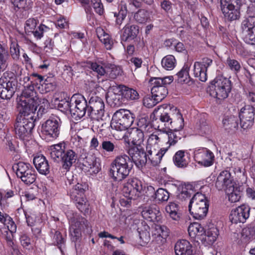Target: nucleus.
Masks as SVG:
<instances>
[{
    "mask_svg": "<svg viewBox=\"0 0 255 255\" xmlns=\"http://www.w3.org/2000/svg\"><path fill=\"white\" fill-rule=\"evenodd\" d=\"M24 81H30V84L38 85L40 84L41 86V84L44 82L43 77L36 73H33L29 77H26L24 78Z\"/></svg>",
    "mask_w": 255,
    "mask_h": 255,
    "instance_id": "4d7b16f0",
    "label": "nucleus"
},
{
    "mask_svg": "<svg viewBox=\"0 0 255 255\" xmlns=\"http://www.w3.org/2000/svg\"><path fill=\"white\" fill-rule=\"evenodd\" d=\"M189 236L192 239H197L200 240L205 233L204 229L201 225L198 223L190 224L188 228Z\"/></svg>",
    "mask_w": 255,
    "mask_h": 255,
    "instance_id": "c9c22d12",
    "label": "nucleus"
},
{
    "mask_svg": "<svg viewBox=\"0 0 255 255\" xmlns=\"http://www.w3.org/2000/svg\"><path fill=\"white\" fill-rule=\"evenodd\" d=\"M71 101L73 105L71 109L72 117L75 119H81L85 116L88 107L85 97L81 94H75L71 98Z\"/></svg>",
    "mask_w": 255,
    "mask_h": 255,
    "instance_id": "dca6fc26",
    "label": "nucleus"
},
{
    "mask_svg": "<svg viewBox=\"0 0 255 255\" xmlns=\"http://www.w3.org/2000/svg\"><path fill=\"white\" fill-rule=\"evenodd\" d=\"M142 191V183L136 178L128 179L124 184L122 189L123 195L130 200L138 198L141 195Z\"/></svg>",
    "mask_w": 255,
    "mask_h": 255,
    "instance_id": "4468645a",
    "label": "nucleus"
},
{
    "mask_svg": "<svg viewBox=\"0 0 255 255\" xmlns=\"http://www.w3.org/2000/svg\"><path fill=\"white\" fill-rule=\"evenodd\" d=\"M165 211L173 220L179 221L180 220L181 215L178 212V205L175 203L171 202L167 205L165 207Z\"/></svg>",
    "mask_w": 255,
    "mask_h": 255,
    "instance_id": "79ce46f5",
    "label": "nucleus"
},
{
    "mask_svg": "<svg viewBox=\"0 0 255 255\" xmlns=\"http://www.w3.org/2000/svg\"><path fill=\"white\" fill-rule=\"evenodd\" d=\"M153 197L159 201H167L169 197V193L163 188H158L154 192Z\"/></svg>",
    "mask_w": 255,
    "mask_h": 255,
    "instance_id": "5fc2aeb1",
    "label": "nucleus"
},
{
    "mask_svg": "<svg viewBox=\"0 0 255 255\" xmlns=\"http://www.w3.org/2000/svg\"><path fill=\"white\" fill-rule=\"evenodd\" d=\"M36 105V101L31 99L26 100L19 99L17 108L19 113L17 116H21L24 119H28V120L35 121V112L37 108Z\"/></svg>",
    "mask_w": 255,
    "mask_h": 255,
    "instance_id": "f3484780",
    "label": "nucleus"
},
{
    "mask_svg": "<svg viewBox=\"0 0 255 255\" xmlns=\"http://www.w3.org/2000/svg\"><path fill=\"white\" fill-rule=\"evenodd\" d=\"M173 81V77L172 76L163 78L154 77L150 79V82L153 85L151 93L154 98L156 99V101L160 102L168 94L166 86Z\"/></svg>",
    "mask_w": 255,
    "mask_h": 255,
    "instance_id": "1a4fd4ad",
    "label": "nucleus"
},
{
    "mask_svg": "<svg viewBox=\"0 0 255 255\" xmlns=\"http://www.w3.org/2000/svg\"><path fill=\"white\" fill-rule=\"evenodd\" d=\"M189 211L193 217L197 220L204 218L208 213L209 202L205 195L197 192L190 200Z\"/></svg>",
    "mask_w": 255,
    "mask_h": 255,
    "instance_id": "39448f33",
    "label": "nucleus"
},
{
    "mask_svg": "<svg viewBox=\"0 0 255 255\" xmlns=\"http://www.w3.org/2000/svg\"><path fill=\"white\" fill-rule=\"evenodd\" d=\"M180 135V131L169 129L161 134V138H163L164 142L167 145L165 147H168V149L171 146L174 145L178 142L181 138Z\"/></svg>",
    "mask_w": 255,
    "mask_h": 255,
    "instance_id": "c756f323",
    "label": "nucleus"
},
{
    "mask_svg": "<svg viewBox=\"0 0 255 255\" xmlns=\"http://www.w3.org/2000/svg\"><path fill=\"white\" fill-rule=\"evenodd\" d=\"M88 189L86 183H77L69 191L71 199L75 201L77 208L81 212L87 213L89 210V205L85 197V192Z\"/></svg>",
    "mask_w": 255,
    "mask_h": 255,
    "instance_id": "0eeeda50",
    "label": "nucleus"
},
{
    "mask_svg": "<svg viewBox=\"0 0 255 255\" xmlns=\"http://www.w3.org/2000/svg\"><path fill=\"white\" fill-rule=\"evenodd\" d=\"M162 67L166 70H173L176 65V60L172 55L164 56L161 60Z\"/></svg>",
    "mask_w": 255,
    "mask_h": 255,
    "instance_id": "a18cd8bd",
    "label": "nucleus"
},
{
    "mask_svg": "<svg viewBox=\"0 0 255 255\" xmlns=\"http://www.w3.org/2000/svg\"><path fill=\"white\" fill-rule=\"evenodd\" d=\"M107 100L111 106L119 107L122 105L123 100L121 94H117L115 93H109L107 96Z\"/></svg>",
    "mask_w": 255,
    "mask_h": 255,
    "instance_id": "3c124183",
    "label": "nucleus"
},
{
    "mask_svg": "<svg viewBox=\"0 0 255 255\" xmlns=\"http://www.w3.org/2000/svg\"><path fill=\"white\" fill-rule=\"evenodd\" d=\"M137 128H131L125 134L129 141L135 145L141 146L144 139V134L150 132L152 128L149 122L145 118L140 119L137 122Z\"/></svg>",
    "mask_w": 255,
    "mask_h": 255,
    "instance_id": "7ed1b4c3",
    "label": "nucleus"
},
{
    "mask_svg": "<svg viewBox=\"0 0 255 255\" xmlns=\"http://www.w3.org/2000/svg\"><path fill=\"white\" fill-rule=\"evenodd\" d=\"M93 7L95 12L100 15L104 12V9L101 0H91Z\"/></svg>",
    "mask_w": 255,
    "mask_h": 255,
    "instance_id": "69168bd1",
    "label": "nucleus"
},
{
    "mask_svg": "<svg viewBox=\"0 0 255 255\" xmlns=\"http://www.w3.org/2000/svg\"><path fill=\"white\" fill-rule=\"evenodd\" d=\"M178 191V199L180 200H186L190 198L193 193L192 185L189 183L181 184L179 186Z\"/></svg>",
    "mask_w": 255,
    "mask_h": 255,
    "instance_id": "58836bf2",
    "label": "nucleus"
},
{
    "mask_svg": "<svg viewBox=\"0 0 255 255\" xmlns=\"http://www.w3.org/2000/svg\"><path fill=\"white\" fill-rule=\"evenodd\" d=\"M121 35V42L134 39L139 32L138 27L134 24H128L125 26Z\"/></svg>",
    "mask_w": 255,
    "mask_h": 255,
    "instance_id": "2f4dec72",
    "label": "nucleus"
},
{
    "mask_svg": "<svg viewBox=\"0 0 255 255\" xmlns=\"http://www.w3.org/2000/svg\"><path fill=\"white\" fill-rule=\"evenodd\" d=\"M132 167V162L128 155H118L111 164L109 175L115 181H122L129 175Z\"/></svg>",
    "mask_w": 255,
    "mask_h": 255,
    "instance_id": "f257e3e1",
    "label": "nucleus"
},
{
    "mask_svg": "<svg viewBox=\"0 0 255 255\" xmlns=\"http://www.w3.org/2000/svg\"><path fill=\"white\" fill-rule=\"evenodd\" d=\"M194 157L195 160L199 164L208 167L213 164L215 157L211 151L203 147L195 150Z\"/></svg>",
    "mask_w": 255,
    "mask_h": 255,
    "instance_id": "412c9836",
    "label": "nucleus"
},
{
    "mask_svg": "<svg viewBox=\"0 0 255 255\" xmlns=\"http://www.w3.org/2000/svg\"><path fill=\"white\" fill-rule=\"evenodd\" d=\"M225 64L231 71L235 73L238 72L241 68L240 62L230 57L227 58Z\"/></svg>",
    "mask_w": 255,
    "mask_h": 255,
    "instance_id": "6e6d98bb",
    "label": "nucleus"
},
{
    "mask_svg": "<svg viewBox=\"0 0 255 255\" xmlns=\"http://www.w3.org/2000/svg\"><path fill=\"white\" fill-rule=\"evenodd\" d=\"M169 232L168 229L165 226L160 225H155L154 227V231L153 232V236L155 238H161V241L165 240L168 236Z\"/></svg>",
    "mask_w": 255,
    "mask_h": 255,
    "instance_id": "09e8293b",
    "label": "nucleus"
},
{
    "mask_svg": "<svg viewBox=\"0 0 255 255\" xmlns=\"http://www.w3.org/2000/svg\"><path fill=\"white\" fill-rule=\"evenodd\" d=\"M105 65L103 63L89 62L88 63V66L94 72L97 74V76H104L106 74V70L105 69Z\"/></svg>",
    "mask_w": 255,
    "mask_h": 255,
    "instance_id": "c03bdc74",
    "label": "nucleus"
},
{
    "mask_svg": "<svg viewBox=\"0 0 255 255\" xmlns=\"http://www.w3.org/2000/svg\"><path fill=\"white\" fill-rule=\"evenodd\" d=\"M175 165L178 167H186L188 162L185 158V151L179 150L177 151L173 157Z\"/></svg>",
    "mask_w": 255,
    "mask_h": 255,
    "instance_id": "de8ad7c7",
    "label": "nucleus"
},
{
    "mask_svg": "<svg viewBox=\"0 0 255 255\" xmlns=\"http://www.w3.org/2000/svg\"><path fill=\"white\" fill-rule=\"evenodd\" d=\"M231 90V81L227 78L219 76L211 83L209 91L211 96L222 100L228 97Z\"/></svg>",
    "mask_w": 255,
    "mask_h": 255,
    "instance_id": "423d86ee",
    "label": "nucleus"
},
{
    "mask_svg": "<svg viewBox=\"0 0 255 255\" xmlns=\"http://www.w3.org/2000/svg\"><path fill=\"white\" fill-rule=\"evenodd\" d=\"M49 150L51 158L54 161H61L62 168L66 171H68L76 161L77 154L72 149L65 150L64 143L51 145Z\"/></svg>",
    "mask_w": 255,
    "mask_h": 255,
    "instance_id": "f03ea898",
    "label": "nucleus"
},
{
    "mask_svg": "<svg viewBox=\"0 0 255 255\" xmlns=\"http://www.w3.org/2000/svg\"><path fill=\"white\" fill-rule=\"evenodd\" d=\"M49 28L44 24H40L36 29L32 31L34 37L37 39H40L43 36L44 32L47 31Z\"/></svg>",
    "mask_w": 255,
    "mask_h": 255,
    "instance_id": "052dcab7",
    "label": "nucleus"
},
{
    "mask_svg": "<svg viewBox=\"0 0 255 255\" xmlns=\"http://www.w3.org/2000/svg\"><path fill=\"white\" fill-rule=\"evenodd\" d=\"M128 153L132 163H134L138 168L142 167L147 161V154L142 146H134L130 148Z\"/></svg>",
    "mask_w": 255,
    "mask_h": 255,
    "instance_id": "b1692460",
    "label": "nucleus"
},
{
    "mask_svg": "<svg viewBox=\"0 0 255 255\" xmlns=\"http://www.w3.org/2000/svg\"><path fill=\"white\" fill-rule=\"evenodd\" d=\"M134 18L137 22L143 23L149 18V14L147 10L139 9L134 13Z\"/></svg>",
    "mask_w": 255,
    "mask_h": 255,
    "instance_id": "864d4df0",
    "label": "nucleus"
},
{
    "mask_svg": "<svg viewBox=\"0 0 255 255\" xmlns=\"http://www.w3.org/2000/svg\"><path fill=\"white\" fill-rule=\"evenodd\" d=\"M212 63V60L208 58H203L201 62H195L194 64V75L202 82L207 79V69Z\"/></svg>",
    "mask_w": 255,
    "mask_h": 255,
    "instance_id": "393cba45",
    "label": "nucleus"
},
{
    "mask_svg": "<svg viewBox=\"0 0 255 255\" xmlns=\"http://www.w3.org/2000/svg\"><path fill=\"white\" fill-rule=\"evenodd\" d=\"M114 17L116 18V22L117 24L121 25L127 14V7L125 5H122L120 10L117 13L114 12Z\"/></svg>",
    "mask_w": 255,
    "mask_h": 255,
    "instance_id": "603ef678",
    "label": "nucleus"
},
{
    "mask_svg": "<svg viewBox=\"0 0 255 255\" xmlns=\"http://www.w3.org/2000/svg\"><path fill=\"white\" fill-rule=\"evenodd\" d=\"M163 142V138H161V134L156 135L153 133L150 134L147 140L146 151H149L150 153H151L152 149H156L160 142Z\"/></svg>",
    "mask_w": 255,
    "mask_h": 255,
    "instance_id": "4c0bfd02",
    "label": "nucleus"
},
{
    "mask_svg": "<svg viewBox=\"0 0 255 255\" xmlns=\"http://www.w3.org/2000/svg\"><path fill=\"white\" fill-rule=\"evenodd\" d=\"M60 126V118L56 116L52 115L42 124L41 132L46 137L52 139H55L59 134Z\"/></svg>",
    "mask_w": 255,
    "mask_h": 255,
    "instance_id": "2eb2a0df",
    "label": "nucleus"
},
{
    "mask_svg": "<svg viewBox=\"0 0 255 255\" xmlns=\"http://www.w3.org/2000/svg\"><path fill=\"white\" fill-rule=\"evenodd\" d=\"M174 108L166 105H161L155 108L153 112L154 125L155 122L157 123L159 120L164 123V126H169L172 119V115L174 113Z\"/></svg>",
    "mask_w": 255,
    "mask_h": 255,
    "instance_id": "a211bd4d",
    "label": "nucleus"
},
{
    "mask_svg": "<svg viewBox=\"0 0 255 255\" xmlns=\"http://www.w3.org/2000/svg\"><path fill=\"white\" fill-rule=\"evenodd\" d=\"M34 122V121L17 116L14 128L17 137L23 141L29 140L31 138V133L35 126Z\"/></svg>",
    "mask_w": 255,
    "mask_h": 255,
    "instance_id": "f8f14e48",
    "label": "nucleus"
},
{
    "mask_svg": "<svg viewBox=\"0 0 255 255\" xmlns=\"http://www.w3.org/2000/svg\"><path fill=\"white\" fill-rule=\"evenodd\" d=\"M174 113L172 115V119L170 122L169 125L172 130L175 131H180L183 128L184 126V120L179 110L177 108H174Z\"/></svg>",
    "mask_w": 255,
    "mask_h": 255,
    "instance_id": "72a5a7b5",
    "label": "nucleus"
},
{
    "mask_svg": "<svg viewBox=\"0 0 255 255\" xmlns=\"http://www.w3.org/2000/svg\"><path fill=\"white\" fill-rule=\"evenodd\" d=\"M228 200L231 203H236L240 201L241 197V191L240 187L237 184L225 191Z\"/></svg>",
    "mask_w": 255,
    "mask_h": 255,
    "instance_id": "ea45409f",
    "label": "nucleus"
},
{
    "mask_svg": "<svg viewBox=\"0 0 255 255\" xmlns=\"http://www.w3.org/2000/svg\"><path fill=\"white\" fill-rule=\"evenodd\" d=\"M167 150L168 147H162L158 151H156V149H152L150 154L149 151H147L148 160L153 166H156L160 163L163 156Z\"/></svg>",
    "mask_w": 255,
    "mask_h": 255,
    "instance_id": "f704fd0d",
    "label": "nucleus"
},
{
    "mask_svg": "<svg viewBox=\"0 0 255 255\" xmlns=\"http://www.w3.org/2000/svg\"><path fill=\"white\" fill-rule=\"evenodd\" d=\"M33 164L40 174L47 175L49 172V165L45 156L39 155L34 157Z\"/></svg>",
    "mask_w": 255,
    "mask_h": 255,
    "instance_id": "7c9ffc66",
    "label": "nucleus"
},
{
    "mask_svg": "<svg viewBox=\"0 0 255 255\" xmlns=\"http://www.w3.org/2000/svg\"><path fill=\"white\" fill-rule=\"evenodd\" d=\"M37 25V20L33 18H29L26 21L24 28L26 32L29 33L35 30Z\"/></svg>",
    "mask_w": 255,
    "mask_h": 255,
    "instance_id": "774afa93",
    "label": "nucleus"
},
{
    "mask_svg": "<svg viewBox=\"0 0 255 255\" xmlns=\"http://www.w3.org/2000/svg\"><path fill=\"white\" fill-rule=\"evenodd\" d=\"M105 67L107 68L106 75L110 79H115L122 74V68L115 64L108 63Z\"/></svg>",
    "mask_w": 255,
    "mask_h": 255,
    "instance_id": "a19ab883",
    "label": "nucleus"
},
{
    "mask_svg": "<svg viewBox=\"0 0 255 255\" xmlns=\"http://www.w3.org/2000/svg\"><path fill=\"white\" fill-rule=\"evenodd\" d=\"M117 89L121 93L122 99L124 101H135L139 99L138 92L132 88L124 85H119L117 86Z\"/></svg>",
    "mask_w": 255,
    "mask_h": 255,
    "instance_id": "cd10ccee",
    "label": "nucleus"
},
{
    "mask_svg": "<svg viewBox=\"0 0 255 255\" xmlns=\"http://www.w3.org/2000/svg\"><path fill=\"white\" fill-rule=\"evenodd\" d=\"M222 11L226 19L236 20L240 17V6L242 0H221Z\"/></svg>",
    "mask_w": 255,
    "mask_h": 255,
    "instance_id": "9b49d317",
    "label": "nucleus"
},
{
    "mask_svg": "<svg viewBox=\"0 0 255 255\" xmlns=\"http://www.w3.org/2000/svg\"><path fill=\"white\" fill-rule=\"evenodd\" d=\"M82 164L91 174H97L101 170L100 159L93 155L87 154L83 157Z\"/></svg>",
    "mask_w": 255,
    "mask_h": 255,
    "instance_id": "a878e982",
    "label": "nucleus"
},
{
    "mask_svg": "<svg viewBox=\"0 0 255 255\" xmlns=\"http://www.w3.org/2000/svg\"><path fill=\"white\" fill-rule=\"evenodd\" d=\"M236 182L231 173L227 170H224L220 172L217 178L215 186L218 190H223L225 192L231 187L235 186Z\"/></svg>",
    "mask_w": 255,
    "mask_h": 255,
    "instance_id": "4be33fe9",
    "label": "nucleus"
},
{
    "mask_svg": "<svg viewBox=\"0 0 255 255\" xmlns=\"http://www.w3.org/2000/svg\"><path fill=\"white\" fill-rule=\"evenodd\" d=\"M238 118L236 116L225 115L222 120V124L226 130H235L238 127Z\"/></svg>",
    "mask_w": 255,
    "mask_h": 255,
    "instance_id": "e433bc0d",
    "label": "nucleus"
},
{
    "mask_svg": "<svg viewBox=\"0 0 255 255\" xmlns=\"http://www.w3.org/2000/svg\"><path fill=\"white\" fill-rule=\"evenodd\" d=\"M54 232L53 242L58 246L59 249H61L62 246L64 244L65 239L59 231L54 230Z\"/></svg>",
    "mask_w": 255,
    "mask_h": 255,
    "instance_id": "0e129e2a",
    "label": "nucleus"
},
{
    "mask_svg": "<svg viewBox=\"0 0 255 255\" xmlns=\"http://www.w3.org/2000/svg\"><path fill=\"white\" fill-rule=\"evenodd\" d=\"M218 235V229L215 226L212 225L205 231L202 238H200V240L205 246H210L216 241Z\"/></svg>",
    "mask_w": 255,
    "mask_h": 255,
    "instance_id": "bb28decb",
    "label": "nucleus"
},
{
    "mask_svg": "<svg viewBox=\"0 0 255 255\" xmlns=\"http://www.w3.org/2000/svg\"><path fill=\"white\" fill-rule=\"evenodd\" d=\"M141 215L145 220L154 222L160 215L159 208L155 205L146 207L142 211Z\"/></svg>",
    "mask_w": 255,
    "mask_h": 255,
    "instance_id": "473e14b6",
    "label": "nucleus"
},
{
    "mask_svg": "<svg viewBox=\"0 0 255 255\" xmlns=\"http://www.w3.org/2000/svg\"><path fill=\"white\" fill-rule=\"evenodd\" d=\"M189 68L187 65H184L182 69L177 74V81L180 83L188 84L190 81L189 75Z\"/></svg>",
    "mask_w": 255,
    "mask_h": 255,
    "instance_id": "8fccbe9b",
    "label": "nucleus"
},
{
    "mask_svg": "<svg viewBox=\"0 0 255 255\" xmlns=\"http://www.w3.org/2000/svg\"><path fill=\"white\" fill-rule=\"evenodd\" d=\"M100 147L104 151L112 153L116 150V145L111 141L104 140L102 141Z\"/></svg>",
    "mask_w": 255,
    "mask_h": 255,
    "instance_id": "bf43d9fd",
    "label": "nucleus"
},
{
    "mask_svg": "<svg viewBox=\"0 0 255 255\" xmlns=\"http://www.w3.org/2000/svg\"><path fill=\"white\" fill-rule=\"evenodd\" d=\"M176 255H192L193 250L192 245L186 240L178 241L174 247Z\"/></svg>",
    "mask_w": 255,
    "mask_h": 255,
    "instance_id": "c85d7f7f",
    "label": "nucleus"
},
{
    "mask_svg": "<svg viewBox=\"0 0 255 255\" xmlns=\"http://www.w3.org/2000/svg\"><path fill=\"white\" fill-rule=\"evenodd\" d=\"M133 121V115L129 111L120 109L114 113L111 127L117 130H125L131 126Z\"/></svg>",
    "mask_w": 255,
    "mask_h": 255,
    "instance_id": "6e6552de",
    "label": "nucleus"
},
{
    "mask_svg": "<svg viewBox=\"0 0 255 255\" xmlns=\"http://www.w3.org/2000/svg\"><path fill=\"white\" fill-rule=\"evenodd\" d=\"M66 214L70 224L71 239L72 242H76L81 238L82 231L88 228L89 223L86 219L72 210L68 211Z\"/></svg>",
    "mask_w": 255,
    "mask_h": 255,
    "instance_id": "20e7f679",
    "label": "nucleus"
},
{
    "mask_svg": "<svg viewBox=\"0 0 255 255\" xmlns=\"http://www.w3.org/2000/svg\"><path fill=\"white\" fill-rule=\"evenodd\" d=\"M15 83L13 78L4 74L0 78V97L2 99H10L15 92Z\"/></svg>",
    "mask_w": 255,
    "mask_h": 255,
    "instance_id": "6ab92c4d",
    "label": "nucleus"
},
{
    "mask_svg": "<svg viewBox=\"0 0 255 255\" xmlns=\"http://www.w3.org/2000/svg\"><path fill=\"white\" fill-rule=\"evenodd\" d=\"M243 33L245 42L250 44H255V28Z\"/></svg>",
    "mask_w": 255,
    "mask_h": 255,
    "instance_id": "680f3d73",
    "label": "nucleus"
},
{
    "mask_svg": "<svg viewBox=\"0 0 255 255\" xmlns=\"http://www.w3.org/2000/svg\"><path fill=\"white\" fill-rule=\"evenodd\" d=\"M90 108L88 109L87 115L93 120H104L105 104L104 101L100 97L92 96L89 101Z\"/></svg>",
    "mask_w": 255,
    "mask_h": 255,
    "instance_id": "ddd939ff",
    "label": "nucleus"
},
{
    "mask_svg": "<svg viewBox=\"0 0 255 255\" xmlns=\"http://www.w3.org/2000/svg\"><path fill=\"white\" fill-rule=\"evenodd\" d=\"M100 39L101 42L104 44L107 49H112L114 43L109 34L104 33L103 36L100 37Z\"/></svg>",
    "mask_w": 255,
    "mask_h": 255,
    "instance_id": "338daca9",
    "label": "nucleus"
},
{
    "mask_svg": "<svg viewBox=\"0 0 255 255\" xmlns=\"http://www.w3.org/2000/svg\"><path fill=\"white\" fill-rule=\"evenodd\" d=\"M8 54L5 48L0 43V70L5 68Z\"/></svg>",
    "mask_w": 255,
    "mask_h": 255,
    "instance_id": "13d9d810",
    "label": "nucleus"
},
{
    "mask_svg": "<svg viewBox=\"0 0 255 255\" xmlns=\"http://www.w3.org/2000/svg\"><path fill=\"white\" fill-rule=\"evenodd\" d=\"M250 208L243 205L233 209L230 213L229 219L234 224L244 223L250 216Z\"/></svg>",
    "mask_w": 255,
    "mask_h": 255,
    "instance_id": "5701e85b",
    "label": "nucleus"
},
{
    "mask_svg": "<svg viewBox=\"0 0 255 255\" xmlns=\"http://www.w3.org/2000/svg\"><path fill=\"white\" fill-rule=\"evenodd\" d=\"M36 92L34 90V87L33 85L28 84L27 85L24 87L20 96L19 100H28L31 99L32 100H35V98Z\"/></svg>",
    "mask_w": 255,
    "mask_h": 255,
    "instance_id": "37998d69",
    "label": "nucleus"
},
{
    "mask_svg": "<svg viewBox=\"0 0 255 255\" xmlns=\"http://www.w3.org/2000/svg\"><path fill=\"white\" fill-rule=\"evenodd\" d=\"M73 105L71 104V100H61L58 104V108L59 110L67 113L69 112L71 113V109Z\"/></svg>",
    "mask_w": 255,
    "mask_h": 255,
    "instance_id": "e2e57ef3",
    "label": "nucleus"
},
{
    "mask_svg": "<svg viewBox=\"0 0 255 255\" xmlns=\"http://www.w3.org/2000/svg\"><path fill=\"white\" fill-rule=\"evenodd\" d=\"M12 168L15 171L17 177L25 184L30 185L35 181L37 173L30 164L19 162L14 164Z\"/></svg>",
    "mask_w": 255,
    "mask_h": 255,
    "instance_id": "9d476101",
    "label": "nucleus"
},
{
    "mask_svg": "<svg viewBox=\"0 0 255 255\" xmlns=\"http://www.w3.org/2000/svg\"><path fill=\"white\" fill-rule=\"evenodd\" d=\"M254 28H255V16L249 15L242 22V32L253 30Z\"/></svg>",
    "mask_w": 255,
    "mask_h": 255,
    "instance_id": "49530a36",
    "label": "nucleus"
},
{
    "mask_svg": "<svg viewBox=\"0 0 255 255\" xmlns=\"http://www.w3.org/2000/svg\"><path fill=\"white\" fill-rule=\"evenodd\" d=\"M255 110L250 105H246L243 107L239 113L241 127L244 129L251 128L254 123Z\"/></svg>",
    "mask_w": 255,
    "mask_h": 255,
    "instance_id": "aec40b11",
    "label": "nucleus"
}]
</instances>
